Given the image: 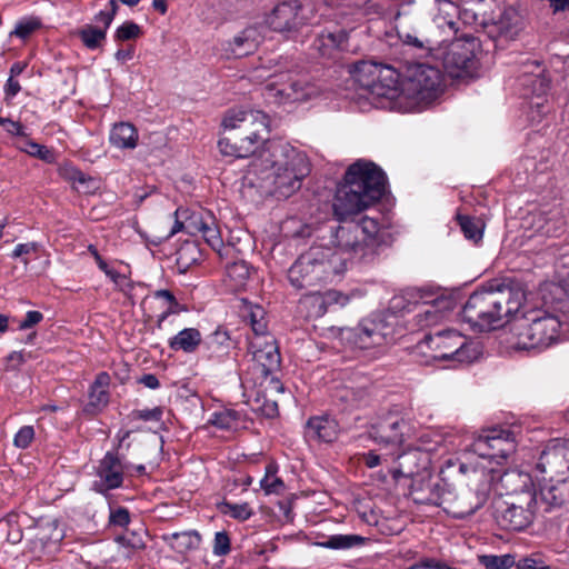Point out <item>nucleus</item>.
<instances>
[{
  "instance_id": "obj_1",
  "label": "nucleus",
  "mask_w": 569,
  "mask_h": 569,
  "mask_svg": "<svg viewBox=\"0 0 569 569\" xmlns=\"http://www.w3.org/2000/svg\"><path fill=\"white\" fill-rule=\"evenodd\" d=\"M311 164L307 154L282 140L266 144L250 163L248 179L264 193L289 198L309 176Z\"/></svg>"
},
{
  "instance_id": "obj_2",
  "label": "nucleus",
  "mask_w": 569,
  "mask_h": 569,
  "mask_svg": "<svg viewBox=\"0 0 569 569\" xmlns=\"http://www.w3.org/2000/svg\"><path fill=\"white\" fill-rule=\"evenodd\" d=\"M526 293H530L528 286L519 279L490 281L469 296L462 318L478 331L496 330L521 311Z\"/></svg>"
},
{
  "instance_id": "obj_3",
  "label": "nucleus",
  "mask_w": 569,
  "mask_h": 569,
  "mask_svg": "<svg viewBox=\"0 0 569 569\" xmlns=\"http://www.w3.org/2000/svg\"><path fill=\"white\" fill-rule=\"evenodd\" d=\"M221 126L227 136L218 141L223 156L247 158L261 151L268 142L269 117L253 109H231L223 116Z\"/></svg>"
},
{
  "instance_id": "obj_4",
  "label": "nucleus",
  "mask_w": 569,
  "mask_h": 569,
  "mask_svg": "<svg viewBox=\"0 0 569 569\" xmlns=\"http://www.w3.org/2000/svg\"><path fill=\"white\" fill-rule=\"evenodd\" d=\"M332 242L341 251L361 259L373 257L383 243L379 217L362 216L358 220L345 221L332 233Z\"/></svg>"
},
{
  "instance_id": "obj_5",
  "label": "nucleus",
  "mask_w": 569,
  "mask_h": 569,
  "mask_svg": "<svg viewBox=\"0 0 569 569\" xmlns=\"http://www.w3.org/2000/svg\"><path fill=\"white\" fill-rule=\"evenodd\" d=\"M335 253L330 248L312 246L299 256L288 270V279L296 289H309L327 281L335 272Z\"/></svg>"
},
{
  "instance_id": "obj_6",
  "label": "nucleus",
  "mask_w": 569,
  "mask_h": 569,
  "mask_svg": "<svg viewBox=\"0 0 569 569\" xmlns=\"http://www.w3.org/2000/svg\"><path fill=\"white\" fill-rule=\"evenodd\" d=\"M250 351L252 363L250 370L256 376V382L269 392L282 393L284 387L281 381L274 377L279 370L281 358L278 346L273 337H260L250 340Z\"/></svg>"
},
{
  "instance_id": "obj_7",
  "label": "nucleus",
  "mask_w": 569,
  "mask_h": 569,
  "mask_svg": "<svg viewBox=\"0 0 569 569\" xmlns=\"http://www.w3.org/2000/svg\"><path fill=\"white\" fill-rule=\"evenodd\" d=\"M350 73L361 88L377 97L395 99L399 93L400 74L389 64L363 60L355 63Z\"/></svg>"
},
{
  "instance_id": "obj_8",
  "label": "nucleus",
  "mask_w": 569,
  "mask_h": 569,
  "mask_svg": "<svg viewBox=\"0 0 569 569\" xmlns=\"http://www.w3.org/2000/svg\"><path fill=\"white\" fill-rule=\"evenodd\" d=\"M316 19L317 9L311 0H286L273 8L266 21L273 31L291 34Z\"/></svg>"
},
{
  "instance_id": "obj_9",
  "label": "nucleus",
  "mask_w": 569,
  "mask_h": 569,
  "mask_svg": "<svg viewBox=\"0 0 569 569\" xmlns=\"http://www.w3.org/2000/svg\"><path fill=\"white\" fill-rule=\"evenodd\" d=\"M539 295L548 310L538 311L536 309V333L538 332L541 336L539 346L547 348L559 337L561 321L553 311L562 308L560 305L562 303L565 290L558 283L546 282L540 286Z\"/></svg>"
},
{
  "instance_id": "obj_10",
  "label": "nucleus",
  "mask_w": 569,
  "mask_h": 569,
  "mask_svg": "<svg viewBox=\"0 0 569 569\" xmlns=\"http://www.w3.org/2000/svg\"><path fill=\"white\" fill-rule=\"evenodd\" d=\"M425 342L433 351L435 359L471 362L478 356L477 347L453 329L426 336Z\"/></svg>"
},
{
  "instance_id": "obj_11",
  "label": "nucleus",
  "mask_w": 569,
  "mask_h": 569,
  "mask_svg": "<svg viewBox=\"0 0 569 569\" xmlns=\"http://www.w3.org/2000/svg\"><path fill=\"white\" fill-rule=\"evenodd\" d=\"M342 339L357 349L367 350L393 339V327L381 316L363 319L356 328L340 329Z\"/></svg>"
},
{
  "instance_id": "obj_12",
  "label": "nucleus",
  "mask_w": 569,
  "mask_h": 569,
  "mask_svg": "<svg viewBox=\"0 0 569 569\" xmlns=\"http://www.w3.org/2000/svg\"><path fill=\"white\" fill-rule=\"evenodd\" d=\"M343 180L368 199L378 201L386 192V176L373 162L358 160L347 169Z\"/></svg>"
},
{
  "instance_id": "obj_13",
  "label": "nucleus",
  "mask_w": 569,
  "mask_h": 569,
  "mask_svg": "<svg viewBox=\"0 0 569 569\" xmlns=\"http://www.w3.org/2000/svg\"><path fill=\"white\" fill-rule=\"evenodd\" d=\"M442 82V74L436 67L418 63L408 69L407 77L400 81L401 90L408 97L425 101L433 98L439 91Z\"/></svg>"
},
{
  "instance_id": "obj_14",
  "label": "nucleus",
  "mask_w": 569,
  "mask_h": 569,
  "mask_svg": "<svg viewBox=\"0 0 569 569\" xmlns=\"http://www.w3.org/2000/svg\"><path fill=\"white\" fill-rule=\"evenodd\" d=\"M473 40H456L443 53L442 63L446 72L452 79H472L478 76L479 61L475 52Z\"/></svg>"
},
{
  "instance_id": "obj_15",
  "label": "nucleus",
  "mask_w": 569,
  "mask_h": 569,
  "mask_svg": "<svg viewBox=\"0 0 569 569\" xmlns=\"http://www.w3.org/2000/svg\"><path fill=\"white\" fill-rule=\"evenodd\" d=\"M471 450L480 458L501 465L515 450V443L510 431L490 429L475 439Z\"/></svg>"
},
{
  "instance_id": "obj_16",
  "label": "nucleus",
  "mask_w": 569,
  "mask_h": 569,
  "mask_svg": "<svg viewBox=\"0 0 569 569\" xmlns=\"http://www.w3.org/2000/svg\"><path fill=\"white\" fill-rule=\"evenodd\" d=\"M526 300L521 311L512 316L508 323H510V336L507 339L508 348L515 352H529L533 348V305Z\"/></svg>"
},
{
  "instance_id": "obj_17",
  "label": "nucleus",
  "mask_w": 569,
  "mask_h": 569,
  "mask_svg": "<svg viewBox=\"0 0 569 569\" xmlns=\"http://www.w3.org/2000/svg\"><path fill=\"white\" fill-rule=\"evenodd\" d=\"M410 430V425L405 418L390 413L372 426L370 437L379 445L399 448Z\"/></svg>"
},
{
  "instance_id": "obj_18",
  "label": "nucleus",
  "mask_w": 569,
  "mask_h": 569,
  "mask_svg": "<svg viewBox=\"0 0 569 569\" xmlns=\"http://www.w3.org/2000/svg\"><path fill=\"white\" fill-rule=\"evenodd\" d=\"M373 202L376 201L368 199L343 180V182L339 183L337 187L332 209L337 219L343 221L348 217L367 209Z\"/></svg>"
},
{
  "instance_id": "obj_19",
  "label": "nucleus",
  "mask_w": 569,
  "mask_h": 569,
  "mask_svg": "<svg viewBox=\"0 0 569 569\" xmlns=\"http://www.w3.org/2000/svg\"><path fill=\"white\" fill-rule=\"evenodd\" d=\"M348 302L349 298L339 291H315L305 295L299 301V307L306 311V317L317 319L322 317L330 307L335 305L345 307Z\"/></svg>"
},
{
  "instance_id": "obj_20",
  "label": "nucleus",
  "mask_w": 569,
  "mask_h": 569,
  "mask_svg": "<svg viewBox=\"0 0 569 569\" xmlns=\"http://www.w3.org/2000/svg\"><path fill=\"white\" fill-rule=\"evenodd\" d=\"M63 538L64 532L57 521L39 523L30 540V551L39 558L44 555H52L59 549Z\"/></svg>"
},
{
  "instance_id": "obj_21",
  "label": "nucleus",
  "mask_w": 569,
  "mask_h": 569,
  "mask_svg": "<svg viewBox=\"0 0 569 569\" xmlns=\"http://www.w3.org/2000/svg\"><path fill=\"white\" fill-rule=\"evenodd\" d=\"M397 466L392 469V477L398 479L400 477L411 478L427 471L430 467L431 458L428 451L419 448H410L396 459Z\"/></svg>"
},
{
  "instance_id": "obj_22",
  "label": "nucleus",
  "mask_w": 569,
  "mask_h": 569,
  "mask_svg": "<svg viewBox=\"0 0 569 569\" xmlns=\"http://www.w3.org/2000/svg\"><path fill=\"white\" fill-rule=\"evenodd\" d=\"M186 232L192 236L200 234L208 246L222 257L223 240L220 229L211 214H192L187 221Z\"/></svg>"
},
{
  "instance_id": "obj_23",
  "label": "nucleus",
  "mask_w": 569,
  "mask_h": 569,
  "mask_svg": "<svg viewBox=\"0 0 569 569\" xmlns=\"http://www.w3.org/2000/svg\"><path fill=\"white\" fill-rule=\"evenodd\" d=\"M97 476L99 481L94 482V488L101 493L122 485L123 467L116 453L107 452L104 455L97 468Z\"/></svg>"
},
{
  "instance_id": "obj_24",
  "label": "nucleus",
  "mask_w": 569,
  "mask_h": 569,
  "mask_svg": "<svg viewBox=\"0 0 569 569\" xmlns=\"http://www.w3.org/2000/svg\"><path fill=\"white\" fill-rule=\"evenodd\" d=\"M264 87V96L274 103L298 102L308 100V93L295 91L293 78L288 73H280Z\"/></svg>"
},
{
  "instance_id": "obj_25",
  "label": "nucleus",
  "mask_w": 569,
  "mask_h": 569,
  "mask_svg": "<svg viewBox=\"0 0 569 569\" xmlns=\"http://www.w3.org/2000/svg\"><path fill=\"white\" fill-rule=\"evenodd\" d=\"M111 378L107 372H100L97 375L89 391V401L84 408V411L90 415H96L102 411L109 403V386Z\"/></svg>"
},
{
  "instance_id": "obj_26",
  "label": "nucleus",
  "mask_w": 569,
  "mask_h": 569,
  "mask_svg": "<svg viewBox=\"0 0 569 569\" xmlns=\"http://www.w3.org/2000/svg\"><path fill=\"white\" fill-rule=\"evenodd\" d=\"M445 303L446 300L433 298L430 293V298L423 300L420 308L413 315L415 325L422 329L439 323L445 318V313L441 310V306Z\"/></svg>"
},
{
  "instance_id": "obj_27",
  "label": "nucleus",
  "mask_w": 569,
  "mask_h": 569,
  "mask_svg": "<svg viewBox=\"0 0 569 569\" xmlns=\"http://www.w3.org/2000/svg\"><path fill=\"white\" fill-rule=\"evenodd\" d=\"M427 298H430V292L418 288H408L391 299V308L399 312H413L415 315Z\"/></svg>"
},
{
  "instance_id": "obj_28",
  "label": "nucleus",
  "mask_w": 569,
  "mask_h": 569,
  "mask_svg": "<svg viewBox=\"0 0 569 569\" xmlns=\"http://www.w3.org/2000/svg\"><path fill=\"white\" fill-rule=\"evenodd\" d=\"M260 43L257 28H247L238 33L230 42L228 51L234 58H242L253 53Z\"/></svg>"
},
{
  "instance_id": "obj_29",
  "label": "nucleus",
  "mask_w": 569,
  "mask_h": 569,
  "mask_svg": "<svg viewBox=\"0 0 569 569\" xmlns=\"http://www.w3.org/2000/svg\"><path fill=\"white\" fill-rule=\"evenodd\" d=\"M138 140V130L130 122L114 123L109 133L110 144L120 150L134 149Z\"/></svg>"
},
{
  "instance_id": "obj_30",
  "label": "nucleus",
  "mask_w": 569,
  "mask_h": 569,
  "mask_svg": "<svg viewBox=\"0 0 569 569\" xmlns=\"http://www.w3.org/2000/svg\"><path fill=\"white\" fill-rule=\"evenodd\" d=\"M307 433L320 441L332 442L338 437V423L328 416L312 417L307 422Z\"/></svg>"
},
{
  "instance_id": "obj_31",
  "label": "nucleus",
  "mask_w": 569,
  "mask_h": 569,
  "mask_svg": "<svg viewBox=\"0 0 569 569\" xmlns=\"http://www.w3.org/2000/svg\"><path fill=\"white\" fill-rule=\"evenodd\" d=\"M347 41V32L345 30L337 31H323L315 41L317 50L323 57H331L332 52L338 49H342Z\"/></svg>"
},
{
  "instance_id": "obj_32",
  "label": "nucleus",
  "mask_w": 569,
  "mask_h": 569,
  "mask_svg": "<svg viewBox=\"0 0 569 569\" xmlns=\"http://www.w3.org/2000/svg\"><path fill=\"white\" fill-rule=\"evenodd\" d=\"M202 337L198 329L186 328L179 331L169 341V347L176 351H183L187 353L194 352L201 343Z\"/></svg>"
},
{
  "instance_id": "obj_33",
  "label": "nucleus",
  "mask_w": 569,
  "mask_h": 569,
  "mask_svg": "<svg viewBox=\"0 0 569 569\" xmlns=\"http://www.w3.org/2000/svg\"><path fill=\"white\" fill-rule=\"evenodd\" d=\"M250 276V268L243 260L232 262L226 268V282L231 290H240L244 287Z\"/></svg>"
},
{
  "instance_id": "obj_34",
  "label": "nucleus",
  "mask_w": 569,
  "mask_h": 569,
  "mask_svg": "<svg viewBox=\"0 0 569 569\" xmlns=\"http://www.w3.org/2000/svg\"><path fill=\"white\" fill-rule=\"evenodd\" d=\"M208 422L221 430H236L243 423V418L237 410L223 409L213 412Z\"/></svg>"
},
{
  "instance_id": "obj_35",
  "label": "nucleus",
  "mask_w": 569,
  "mask_h": 569,
  "mask_svg": "<svg viewBox=\"0 0 569 569\" xmlns=\"http://www.w3.org/2000/svg\"><path fill=\"white\" fill-rule=\"evenodd\" d=\"M207 346L211 357L222 358L229 353L232 341L228 331L219 327L208 337Z\"/></svg>"
},
{
  "instance_id": "obj_36",
  "label": "nucleus",
  "mask_w": 569,
  "mask_h": 569,
  "mask_svg": "<svg viewBox=\"0 0 569 569\" xmlns=\"http://www.w3.org/2000/svg\"><path fill=\"white\" fill-rule=\"evenodd\" d=\"M278 467L270 462L266 466L264 477L260 480L261 489L267 493H281L284 490L283 481L277 476Z\"/></svg>"
},
{
  "instance_id": "obj_37",
  "label": "nucleus",
  "mask_w": 569,
  "mask_h": 569,
  "mask_svg": "<svg viewBox=\"0 0 569 569\" xmlns=\"http://www.w3.org/2000/svg\"><path fill=\"white\" fill-rule=\"evenodd\" d=\"M477 560L485 569H510L516 565V557L505 555H478Z\"/></svg>"
},
{
  "instance_id": "obj_38",
  "label": "nucleus",
  "mask_w": 569,
  "mask_h": 569,
  "mask_svg": "<svg viewBox=\"0 0 569 569\" xmlns=\"http://www.w3.org/2000/svg\"><path fill=\"white\" fill-rule=\"evenodd\" d=\"M457 220L462 233L468 240L478 242L482 239L483 223L481 220L462 214L457 216Z\"/></svg>"
},
{
  "instance_id": "obj_39",
  "label": "nucleus",
  "mask_w": 569,
  "mask_h": 569,
  "mask_svg": "<svg viewBox=\"0 0 569 569\" xmlns=\"http://www.w3.org/2000/svg\"><path fill=\"white\" fill-rule=\"evenodd\" d=\"M154 297L158 299H163L168 307L167 309L158 317V323L157 327L161 328L162 322L170 316V315H178L182 311H186V307L180 305L173 293L166 289H160L154 292Z\"/></svg>"
},
{
  "instance_id": "obj_40",
  "label": "nucleus",
  "mask_w": 569,
  "mask_h": 569,
  "mask_svg": "<svg viewBox=\"0 0 569 569\" xmlns=\"http://www.w3.org/2000/svg\"><path fill=\"white\" fill-rule=\"evenodd\" d=\"M106 29L97 28L90 24L86 26L79 32L81 41L90 50L100 48L106 40Z\"/></svg>"
},
{
  "instance_id": "obj_41",
  "label": "nucleus",
  "mask_w": 569,
  "mask_h": 569,
  "mask_svg": "<svg viewBox=\"0 0 569 569\" xmlns=\"http://www.w3.org/2000/svg\"><path fill=\"white\" fill-rule=\"evenodd\" d=\"M362 542L363 538L358 535H333L322 546L330 549H349Z\"/></svg>"
},
{
  "instance_id": "obj_42",
  "label": "nucleus",
  "mask_w": 569,
  "mask_h": 569,
  "mask_svg": "<svg viewBox=\"0 0 569 569\" xmlns=\"http://www.w3.org/2000/svg\"><path fill=\"white\" fill-rule=\"evenodd\" d=\"M221 513L230 516L233 519L244 521L252 516V510L248 503L222 502L219 506Z\"/></svg>"
},
{
  "instance_id": "obj_43",
  "label": "nucleus",
  "mask_w": 569,
  "mask_h": 569,
  "mask_svg": "<svg viewBox=\"0 0 569 569\" xmlns=\"http://www.w3.org/2000/svg\"><path fill=\"white\" fill-rule=\"evenodd\" d=\"M250 326L254 333L252 339H258L260 337H271L268 335L267 321L264 318V310L260 307H254L250 311Z\"/></svg>"
},
{
  "instance_id": "obj_44",
  "label": "nucleus",
  "mask_w": 569,
  "mask_h": 569,
  "mask_svg": "<svg viewBox=\"0 0 569 569\" xmlns=\"http://www.w3.org/2000/svg\"><path fill=\"white\" fill-rule=\"evenodd\" d=\"M172 540L176 542L172 547L179 552H183L189 549H194L200 543V535L196 531L193 532H181L173 533Z\"/></svg>"
},
{
  "instance_id": "obj_45",
  "label": "nucleus",
  "mask_w": 569,
  "mask_h": 569,
  "mask_svg": "<svg viewBox=\"0 0 569 569\" xmlns=\"http://www.w3.org/2000/svg\"><path fill=\"white\" fill-rule=\"evenodd\" d=\"M566 486V482H561L559 486L543 485L539 490L540 497L547 503L560 505L563 502L562 488Z\"/></svg>"
},
{
  "instance_id": "obj_46",
  "label": "nucleus",
  "mask_w": 569,
  "mask_h": 569,
  "mask_svg": "<svg viewBox=\"0 0 569 569\" xmlns=\"http://www.w3.org/2000/svg\"><path fill=\"white\" fill-rule=\"evenodd\" d=\"M40 244L38 242L18 243L11 252L12 259H20L24 267L29 266V256L38 253Z\"/></svg>"
},
{
  "instance_id": "obj_47",
  "label": "nucleus",
  "mask_w": 569,
  "mask_h": 569,
  "mask_svg": "<svg viewBox=\"0 0 569 569\" xmlns=\"http://www.w3.org/2000/svg\"><path fill=\"white\" fill-rule=\"evenodd\" d=\"M398 37L405 44L416 49H429L432 46L429 39L418 37L415 31L410 32L408 30L398 29Z\"/></svg>"
},
{
  "instance_id": "obj_48",
  "label": "nucleus",
  "mask_w": 569,
  "mask_h": 569,
  "mask_svg": "<svg viewBox=\"0 0 569 569\" xmlns=\"http://www.w3.org/2000/svg\"><path fill=\"white\" fill-rule=\"evenodd\" d=\"M516 90L519 92L520 97L525 99H530L533 94V78L530 71H523L517 79L515 83Z\"/></svg>"
},
{
  "instance_id": "obj_49",
  "label": "nucleus",
  "mask_w": 569,
  "mask_h": 569,
  "mask_svg": "<svg viewBox=\"0 0 569 569\" xmlns=\"http://www.w3.org/2000/svg\"><path fill=\"white\" fill-rule=\"evenodd\" d=\"M39 27H40V21L37 19L22 20L16 24V28L11 32V34H14L21 39H26L31 33H33Z\"/></svg>"
},
{
  "instance_id": "obj_50",
  "label": "nucleus",
  "mask_w": 569,
  "mask_h": 569,
  "mask_svg": "<svg viewBox=\"0 0 569 569\" xmlns=\"http://www.w3.org/2000/svg\"><path fill=\"white\" fill-rule=\"evenodd\" d=\"M34 438V429L32 426H23L14 435L13 445L19 449H26L30 446Z\"/></svg>"
},
{
  "instance_id": "obj_51",
  "label": "nucleus",
  "mask_w": 569,
  "mask_h": 569,
  "mask_svg": "<svg viewBox=\"0 0 569 569\" xmlns=\"http://www.w3.org/2000/svg\"><path fill=\"white\" fill-rule=\"evenodd\" d=\"M23 150L27 153H29L30 156L37 157L47 162H51L53 160V154H52L51 150H49L47 147L41 146L37 142L28 141L26 143V148Z\"/></svg>"
},
{
  "instance_id": "obj_52",
  "label": "nucleus",
  "mask_w": 569,
  "mask_h": 569,
  "mask_svg": "<svg viewBox=\"0 0 569 569\" xmlns=\"http://www.w3.org/2000/svg\"><path fill=\"white\" fill-rule=\"evenodd\" d=\"M140 34V27L134 22H124L116 30V39L126 41L134 39Z\"/></svg>"
},
{
  "instance_id": "obj_53",
  "label": "nucleus",
  "mask_w": 569,
  "mask_h": 569,
  "mask_svg": "<svg viewBox=\"0 0 569 569\" xmlns=\"http://www.w3.org/2000/svg\"><path fill=\"white\" fill-rule=\"evenodd\" d=\"M212 551L216 556H226L230 552V538L226 531L214 535Z\"/></svg>"
},
{
  "instance_id": "obj_54",
  "label": "nucleus",
  "mask_w": 569,
  "mask_h": 569,
  "mask_svg": "<svg viewBox=\"0 0 569 569\" xmlns=\"http://www.w3.org/2000/svg\"><path fill=\"white\" fill-rule=\"evenodd\" d=\"M391 456L389 453H377L376 451H368L361 455L362 462L368 468H376L383 461L387 462Z\"/></svg>"
},
{
  "instance_id": "obj_55",
  "label": "nucleus",
  "mask_w": 569,
  "mask_h": 569,
  "mask_svg": "<svg viewBox=\"0 0 569 569\" xmlns=\"http://www.w3.org/2000/svg\"><path fill=\"white\" fill-rule=\"evenodd\" d=\"M109 521L113 526L124 528L130 522V513L126 508L120 507L116 510H111Z\"/></svg>"
},
{
  "instance_id": "obj_56",
  "label": "nucleus",
  "mask_w": 569,
  "mask_h": 569,
  "mask_svg": "<svg viewBox=\"0 0 569 569\" xmlns=\"http://www.w3.org/2000/svg\"><path fill=\"white\" fill-rule=\"evenodd\" d=\"M60 174L71 181L84 183L87 178L82 171L71 164H64L60 168Z\"/></svg>"
},
{
  "instance_id": "obj_57",
  "label": "nucleus",
  "mask_w": 569,
  "mask_h": 569,
  "mask_svg": "<svg viewBox=\"0 0 569 569\" xmlns=\"http://www.w3.org/2000/svg\"><path fill=\"white\" fill-rule=\"evenodd\" d=\"M133 415L137 419L143 421H160L162 418V409L156 407L152 409L136 410Z\"/></svg>"
},
{
  "instance_id": "obj_58",
  "label": "nucleus",
  "mask_w": 569,
  "mask_h": 569,
  "mask_svg": "<svg viewBox=\"0 0 569 569\" xmlns=\"http://www.w3.org/2000/svg\"><path fill=\"white\" fill-rule=\"evenodd\" d=\"M43 319V315L40 311L31 310L28 311L24 319L20 322L19 329L26 330L34 327Z\"/></svg>"
},
{
  "instance_id": "obj_59",
  "label": "nucleus",
  "mask_w": 569,
  "mask_h": 569,
  "mask_svg": "<svg viewBox=\"0 0 569 569\" xmlns=\"http://www.w3.org/2000/svg\"><path fill=\"white\" fill-rule=\"evenodd\" d=\"M508 513L510 515V527L512 530H521L526 527V520L520 519L522 513L521 507H512L508 510Z\"/></svg>"
},
{
  "instance_id": "obj_60",
  "label": "nucleus",
  "mask_w": 569,
  "mask_h": 569,
  "mask_svg": "<svg viewBox=\"0 0 569 569\" xmlns=\"http://www.w3.org/2000/svg\"><path fill=\"white\" fill-rule=\"evenodd\" d=\"M293 90L298 92L301 91L302 93H308V99L312 98L317 93L315 86L307 81L293 79Z\"/></svg>"
},
{
  "instance_id": "obj_61",
  "label": "nucleus",
  "mask_w": 569,
  "mask_h": 569,
  "mask_svg": "<svg viewBox=\"0 0 569 569\" xmlns=\"http://www.w3.org/2000/svg\"><path fill=\"white\" fill-rule=\"evenodd\" d=\"M21 87L19 84V82L17 80H14L13 77H9V79L7 80V83L4 86V92L7 94V97H14L18 94V92L20 91Z\"/></svg>"
},
{
  "instance_id": "obj_62",
  "label": "nucleus",
  "mask_w": 569,
  "mask_h": 569,
  "mask_svg": "<svg viewBox=\"0 0 569 569\" xmlns=\"http://www.w3.org/2000/svg\"><path fill=\"white\" fill-rule=\"evenodd\" d=\"M107 277H109L110 280L121 290H123L124 287L128 284L127 277L116 271L114 269L111 272H108Z\"/></svg>"
},
{
  "instance_id": "obj_63",
  "label": "nucleus",
  "mask_w": 569,
  "mask_h": 569,
  "mask_svg": "<svg viewBox=\"0 0 569 569\" xmlns=\"http://www.w3.org/2000/svg\"><path fill=\"white\" fill-rule=\"evenodd\" d=\"M262 413L268 417L272 418L278 415V405L276 400L266 401L263 406L261 407Z\"/></svg>"
},
{
  "instance_id": "obj_64",
  "label": "nucleus",
  "mask_w": 569,
  "mask_h": 569,
  "mask_svg": "<svg viewBox=\"0 0 569 569\" xmlns=\"http://www.w3.org/2000/svg\"><path fill=\"white\" fill-rule=\"evenodd\" d=\"M114 19V17L112 16V13L108 12V11H100L98 12L96 16H94V20L97 22H101L103 24V28L102 29H106V31L108 30V28L110 27L112 20Z\"/></svg>"
}]
</instances>
